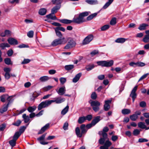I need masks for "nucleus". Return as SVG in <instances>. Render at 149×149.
I'll return each instance as SVG.
<instances>
[{"label": "nucleus", "mask_w": 149, "mask_h": 149, "mask_svg": "<svg viewBox=\"0 0 149 149\" xmlns=\"http://www.w3.org/2000/svg\"><path fill=\"white\" fill-rule=\"evenodd\" d=\"M97 97V95L95 92H93L92 93L91 95V98L92 99L95 100Z\"/></svg>", "instance_id": "64"}, {"label": "nucleus", "mask_w": 149, "mask_h": 149, "mask_svg": "<svg viewBox=\"0 0 149 149\" xmlns=\"http://www.w3.org/2000/svg\"><path fill=\"white\" fill-rule=\"evenodd\" d=\"M148 141V140L145 138H140L138 140V142L140 143L147 142Z\"/></svg>", "instance_id": "62"}, {"label": "nucleus", "mask_w": 149, "mask_h": 149, "mask_svg": "<svg viewBox=\"0 0 149 149\" xmlns=\"http://www.w3.org/2000/svg\"><path fill=\"white\" fill-rule=\"evenodd\" d=\"M55 30L56 33V35L57 36L60 38H61L62 36V35L61 33L58 31L57 29H55Z\"/></svg>", "instance_id": "51"}, {"label": "nucleus", "mask_w": 149, "mask_h": 149, "mask_svg": "<svg viewBox=\"0 0 149 149\" xmlns=\"http://www.w3.org/2000/svg\"><path fill=\"white\" fill-rule=\"evenodd\" d=\"M105 139L103 138H101L99 140V143L101 145H103L104 143Z\"/></svg>", "instance_id": "59"}, {"label": "nucleus", "mask_w": 149, "mask_h": 149, "mask_svg": "<svg viewBox=\"0 0 149 149\" xmlns=\"http://www.w3.org/2000/svg\"><path fill=\"white\" fill-rule=\"evenodd\" d=\"M113 1V0H108V1L104 4L102 8L104 9L107 8L112 3Z\"/></svg>", "instance_id": "23"}, {"label": "nucleus", "mask_w": 149, "mask_h": 149, "mask_svg": "<svg viewBox=\"0 0 149 149\" xmlns=\"http://www.w3.org/2000/svg\"><path fill=\"white\" fill-rule=\"evenodd\" d=\"M61 5H57L54 7L52 9L51 12L52 13H55L60 9Z\"/></svg>", "instance_id": "18"}, {"label": "nucleus", "mask_w": 149, "mask_h": 149, "mask_svg": "<svg viewBox=\"0 0 149 149\" xmlns=\"http://www.w3.org/2000/svg\"><path fill=\"white\" fill-rule=\"evenodd\" d=\"M7 95H4L1 96V101L2 102H4L6 99H7Z\"/></svg>", "instance_id": "46"}, {"label": "nucleus", "mask_w": 149, "mask_h": 149, "mask_svg": "<svg viewBox=\"0 0 149 149\" xmlns=\"http://www.w3.org/2000/svg\"><path fill=\"white\" fill-rule=\"evenodd\" d=\"M131 112V111L128 109H125L122 110V113L124 115H126L129 114Z\"/></svg>", "instance_id": "30"}, {"label": "nucleus", "mask_w": 149, "mask_h": 149, "mask_svg": "<svg viewBox=\"0 0 149 149\" xmlns=\"http://www.w3.org/2000/svg\"><path fill=\"white\" fill-rule=\"evenodd\" d=\"M100 116L96 117L92 121V124L93 125H95L100 120Z\"/></svg>", "instance_id": "20"}, {"label": "nucleus", "mask_w": 149, "mask_h": 149, "mask_svg": "<svg viewBox=\"0 0 149 149\" xmlns=\"http://www.w3.org/2000/svg\"><path fill=\"white\" fill-rule=\"evenodd\" d=\"M7 100L8 102V104H9L13 100V96H10L8 97V95H7Z\"/></svg>", "instance_id": "54"}, {"label": "nucleus", "mask_w": 149, "mask_h": 149, "mask_svg": "<svg viewBox=\"0 0 149 149\" xmlns=\"http://www.w3.org/2000/svg\"><path fill=\"white\" fill-rule=\"evenodd\" d=\"M26 129V127L24 126H21L19 129V132H18L20 134V135L23 133Z\"/></svg>", "instance_id": "40"}, {"label": "nucleus", "mask_w": 149, "mask_h": 149, "mask_svg": "<svg viewBox=\"0 0 149 149\" xmlns=\"http://www.w3.org/2000/svg\"><path fill=\"white\" fill-rule=\"evenodd\" d=\"M138 116L134 114L130 116V119L132 121H136L138 118Z\"/></svg>", "instance_id": "36"}, {"label": "nucleus", "mask_w": 149, "mask_h": 149, "mask_svg": "<svg viewBox=\"0 0 149 149\" xmlns=\"http://www.w3.org/2000/svg\"><path fill=\"white\" fill-rule=\"evenodd\" d=\"M74 67V66L73 65H65L64 68L66 70H70L73 69Z\"/></svg>", "instance_id": "26"}, {"label": "nucleus", "mask_w": 149, "mask_h": 149, "mask_svg": "<svg viewBox=\"0 0 149 149\" xmlns=\"http://www.w3.org/2000/svg\"><path fill=\"white\" fill-rule=\"evenodd\" d=\"M85 21L84 18L79 14L78 17L73 19V22L79 24L85 22Z\"/></svg>", "instance_id": "8"}, {"label": "nucleus", "mask_w": 149, "mask_h": 149, "mask_svg": "<svg viewBox=\"0 0 149 149\" xmlns=\"http://www.w3.org/2000/svg\"><path fill=\"white\" fill-rule=\"evenodd\" d=\"M110 108L109 104H105L104 105V109L105 111H107L109 110Z\"/></svg>", "instance_id": "56"}, {"label": "nucleus", "mask_w": 149, "mask_h": 149, "mask_svg": "<svg viewBox=\"0 0 149 149\" xmlns=\"http://www.w3.org/2000/svg\"><path fill=\"white\" fill-rule=\"evenodd\" d=\"M20 136V134L18 132H15L13 136V139L9 141V143L12 147L15 146L16 141Z\"/></svg>", "instance_id": "5"}, {"label": "nucleus", "mask_w": 149, "mask_h": 149, "mask_svg": "<svg viewBox=\"0 0 149 149\" xmlns=\"http://www.w3.org/2000/svg\"><path fill=\"white\" fill-rule=\"evenodd\" d=\"M22 118L24 119L25 123H27L29 121V117L28 116H27L26 114H24L22 115Z\"/></svg>", "instance_id": "25"}, {"label": "nucleus", "mask_w": 149, "mask_h": 149, "mask_svg": "<svg viewBox=\"0 0 149 149\" xmlns=\"http://www.w3.org/2000/svg\"><path fill=\"white\" fill-rule=\"evenodd\" d=\"M47 10L46 9L44 8H42L40 9L39 11V14L41 15H44L46 13Z\"/></svg>", "instance_id": "28"}, {"label": "nucleus", "mask_w": 149, "mask_h": 149, "mask_svg": "<svg viewBox=\"0 0 149 149\" xmlns=\"http://www.w3.org/2000/svg\"><path fill=\"white\" fill-rule=\"evenodd\" d=\"M46 134L47 133H45L37 139L38 140L40 141V143L41 144L45 145L47 144L48 143V142L42 141L44 140Z\"/></svg>", "instance_id": "9"}, {"label": "nucleus", "mask_w": 149, "mask_h": 149, "mask_svg": "<svg viewBox=\"0 0 149 149\" xmlns=\"http://www.w3.org/2000/svg\"><path fill=\"white\" fill-rule=\"evenodd\" d=\"M36 107L35 106H30L27 108L28 111L30 113L33 112L36 109Z\"/></svg>", "instance_id": "24"}, {"label": "nucleus", "mask_w": 149, "mask_h": 149, "mask_svg": "<svg viewBox=\"0 0 149 149\" xmlns=\"http://www.w3.org/2000/svg\"><path fill=\"white\" fill-rule=\"evenodd\" d=\"M137 86H135L132 90L131 93L130 95V96L132 98H136L137 95L136 92L137 90Z\"/></svg>", "instance_id": "12"}, {"label": "nucleus", "mask_w": 149, "mask_h": 149, "mask_svg": "<svg viewBox=\"0 0 149 149\" xmlns=\"http://www.w3.org/2000/svg\"><path fill=\"white\" fill-rule=\"evenodd\" d=\"M91 106L92 107L93 110L95 112L98 111L100 109L99 106L100 104L97 100L92 101L90 102Z\"/></svg>", "instance_id": "4"}, {"label": "nucleus", "mask_w": 149, "mask_h": 149, "mask_svg": "<svg viewBox=\"0 0 149 149\" xmlns=\"http://www.w3.org/2000/svg\"><path fill=\"white\" fill-rule=\"evenodd\" d=\"M67 41L64 38H62L57 39L54 40L52 42L51 45L55 46L58 45H61L65 43Z\"/></svg>", "instance_id": "2"}, {"label": "nucleus", "mask_w": 149, "mask_h": 149, "mask_svg": "<svg viewBox=\"0 0 149 149\" xmlns=\"http://www.w3.org/2000/svg\"><path fill=\"white\" fill-rule=\"evenodd\" d=\"M94 65L93 64L90 65L86 67V69L88 71L91 70L94 67Z\"/></svg>", "instance_id": "49"}, {"label": "nucleus", "mask_w": 149, "mask_h": 149, "mask_svg": "<svg viewBox=\"0 0 149 149\" xmlns=\"http://www.w3.org/2000/svg\"><path fill=\"white\" fill-rule=\"evenodd\" d=\"M99 52L97 50H94L91 52L90 53L92 57H93L96 54H98Z\"/></svg>", "instance_id": "45"}, {"label": "nucleus", "mask_w": 149, "mask_h": 149, "mask_svg": "<svg viewBox=\"0 0 149 149\" xmlns=\"http://www.w3.org/2000/svg\"><path fill=\"white\" fill-rule=\"evenodd\" d=\"M53 87L51 86H48L42 88V89L45 91H47L50 90Z\"/></svg>", "instance_id": "48"}, {"label": "nucleus", "mask_w": 149, "mask_h": 149, "mask_svg": "<svg viewBox=\"0 0 149 149\" xmlns=\"http://www.w3.org/2000/svg\"><path fill=\"white\" fill-rule=\"evenodd\" d=\"M139 106L141 107H145L146 106V103L145 101H141L139 103Z\"/></svg>", "instance_id": "57"}, {"label": "nucleus", "mask_w": 149, "mask_h": 149, "mask_svg": "<svg viewBox=\"0 0 149 149\" xmlns=\"http://www.w3.org/2000/svg\"><path fill=\"white\" fill-rule=\"evenodd\" d=\"M112 145V143L109 140L106 141L104 143V145L108 148Z\"/></svg>", "instance_id": "44"}, {"label": "nucleus", "mask_w": 149, "mask_h": 149, "mask_svg": "<svg viewBox=\"0 0 149 149\" xmlns=\"http://www.w3.org/2000/svg\"><path fill=\"white\" fill-rule=\"evenodd\" d=\"M91 13L90 12H83L80 14L82 17L84 18V17L88 16L89 14Z\"/></svg>", "instance_id": "47"}, {"label": "nucleus", "mask_w": 149, "mask_h": 149, "mask_svg": "<svg viewBox=\"0 0 149 149\" xmlns=\"http://www.w3.org/2000/svg\"><path fill=\"white\" fill-rule=\"evenodd\" d=\"M79 128L78 127H77L75 128V131L77 137L81 138L83 134H85L87 131L86 125L85 124L81 125Z\"/></svg>", "instance_id": "1"}, {"label": "nucleus", "mask_w": 149, "mask_h": 149, "mask_svg": "<svg viewBox=\"0 0 149 149\" xmlns=\"http://www.w3.org/2000/svg\"><path fill=\"white\" fill-rule=\"evenodd\" d=\"M68 124L67 122H65L64 125L63 127V128L64 130H66L68 129Z\"/></svg>", "instance_id": "63"}, {"label": "nucleus", "mask_w": 149, "mask_h": 149, "mask_svg": "<svg viewBox=\"0 0 149 149\" xmlns=\"http://www.w3.org/2000/svg\"><path fill=\"white\" fill-rule=\"evenodd\" d=\"M98 13H95L90 15L87 17V20L89 21L92 19L93 18L96 16Z\"/></svg>", "instance_id": "22"}, {"label": "nucleus", "mask_w": 149, "mask_h": 149, "mask_svg": "<svg viewBox=\"0 0 149 149\" xmlns=\"http://www.w3.org/2000/svg\"><path fill=\"white\" fill-rule=\"evenodd\" d=\"M81 76V74L80 73L77 74L73 79L72 81L74 83L77 82L79 80Z\"/></svg>", "instance_id": "15"}, {"label": "nucleus", "mask_w": 149, "mask_h": 149, "mask_svg": "<svg viewBox=\"0 0 149 149\" xmlns=\"http://www.w3.org/2000/svg\"><path fill=\"white\" fill-rule=\"evenodd\" d=\"M137 67H143L146 64L143 62L140 61L137 62Z\"/></svg>", "instance_id": "61"}, {"label": "nucleus", "mask_w": 149, "mask_h": 149, "mask_svg": "<svg viewBox=\"0 0 149 149\" xmlns=\"http://www.w3.org/2000/svg\"><path fill=\"white\" fill-rule=\"evenodd\" d=\"M52 103V100H47L45 101L42 102L38 107V110H41L43 108H45L50 105Z\"/></svg>", "instance_id": "3"}, {"label": "nucleus", "mask_w": 149, "mask_h": 149, "mask_svg": "<svg viewBox=\"0 0 149 149\" xmlns=\"http://www.w3.org/2000/svg\"><path fill=\"white\" fill-rule=\"evenodd\" d=\"M97 63L99 65H100L103 67H106V61H97Z\"/></svg>", "instance_id": "37"}, {"label": "nucleus", "mask_w": 149, "mask_h": 149, "mask_svg": "<svg viewBox=\"0 0 149 149\" xmlns=\"http://www.w3.org/2000/svg\"><path fill=\"white\" fill-rule=\"evenodd\" d=\"M113 63V60H110L109 61H106V67H110L112 65Z\"/></svg>", "instance_id": "35"}, {"label": "nucleus", "mask_w": 149, "mask_h": 149, "mask_svg": "<svg viewBox=\"0 0 149 149\" xmlns=\"http://www.w3.org/2000/svg\"><path fill=\"white\" fill-rule=\"evenodd\" d=\"M148 26V25L145 24H143L140 25L138 29L140 30H144L146 29V27Z\"/></svg>", "instance_id": "32"}, {"label": "nucleus", "mask_w": 149, "mask_h": 149, "mask_svg": "<svg viewBox=\"0 0 149 149\" xmlns=\"http://www.w3.org/2000/svg\"><path fill=\"white\" fill-rule=\"evenodd\" d=\"M40 92H39V93H37L36 92H34L32 95V96L33 98H31V100H34L39 95H40Z\"/></svg>", "instance_id": "38"}, {"label": "nucleus", "mask_w": 149, "mask_h": 149, "mask_svg": "<svg viewBox=\"0 0 149 149\" xmlns=\"http://www.w3.org/2000/svg\"><path fill=\"white\" fill-rule=\"evenodd\" d=\"M46 17L47 19H49L52 20H55L56 19V17L54 13H51L46 15Z\"/></svg>", "instance_id": "19"}, {"label": "nucleus", "mask_w": 149, "mask_h": 149, "mask_svg": "<svg viewBox=\"0 0 149 149\" xmlns=\"http://www.w3.org/2000/svg\"><path fill=\"white\" fill-rule=\"evenodd\" d=\"M10 45L7 43H2L0 44V47L3 49L6 47H9Z\"/></svg>", "instance_id": "29"}, {"label": "nucleus", "mask_w": 149, "mask_h": 149, "mask_svg": "<svg viewBox=\"0 0 149 149\" xmlns=\"http://www.w3.org/2000/svg\"><path fill=\"white\" fill-rule=\"evenodd\" d=\"M21 123V121L20 120H18L16 122L13 123V125L17 126H18Z\"/></svg>", "instance_id": "55"}, {"label": "nucleus", "mask_w": 149, "mask_h": 149, "mask_svg": "<svg viewBox=\"0 0 149 149\" xmlns=\"http://www.w3.org/2000/svg\"><path fill=\"white\" fill-rule=\"evenodd\" d=\"M137 62H130L129 63V65L132 67H137Z\"/></svg>", "instance_id": "50"}, {"label": "nucleus", "mask_w": 149, "mask_h": 149, "mask_svg": "<svg viewBox=\"0 0 149 149\" xmlns=\"http://www.w3.org/2000/svg\"><path fill=\"white\" fill-rule=\"evenodd\" d=\"M138 126L139 127L142 129H144L146 128V125L145 123L140 122L138 123Z\"/></svg>", "instance_id": "21"}, {"label": "nucleus", "mask_w": 149, "mask_h": 149, "mask_svg": "<svg viewBox=\"0 0 149 149\" xmlns=\"http://www.w3.org/2000/svg\"><path fill=\"white\" fill-rule=\"evenodd\" d=\"M86 120V118L85 117H80L78 120V122L79 124H81L84 123Z\"/></svg>", "instance_id": "34"}, {"label": "nucleus", "mask_w": 149, "mask_h": 149, "mask_svg": "<svg viewBox=\"0 0 149 149\" xmlns=\"http://www.w3.org/2000/svg\"><path fill=\"white\" fill-rule=\"evenodd\" d=\"M143 41L146 43L148 42H149V33L145 36L143 39Z\"/></svg>", "instance_id": "39"}, {"label": "nucleus", "mask_w": 149, "mask_h": 149, "mask_svg": "<svg viewBox=\"0 0 149 149\" xmlns=\"http://www.w3.org/2000/svg\"><path fill=\"white\" fill-rule=\"evenodd\" d=\"M56 91L58 94L60 95H63L65 93L66 91L65 87H61L59 88L58 91L57 90Z\"/></svg>", "instance_id": "14"}, {"label": "nucleus", "mask_w": 149, "mask_h": 149, "mask_svg": "<svg viewBox=\"0 0 149 149\" xmlns=\"http://www.w3.org/2000/svg\"><path fill=\"white\" fill-rule=\"evenodd\" d=\"M109 28V25H105L102 26L101 28V30L105 31L108 29Z\"/></svg>", "instance_id": "43"}, {"label": "nucleus", "mask_w": 149, "mask_h": 149, "mask_svg": "<svg viewBox=\"0 0 149 149\" xmlns=\"http://www.w3.org/2000/svg\"><path fill=\"white\" fill-rule=\"evenodd\" d=\"M69 107L67 105L61 111V113L63 115H65L68 111Z\"/></svg>", "instance_id": "33"}, {"label": "nucleus", "mask_w": 149, "mask_h": 149, "mask_svg": "<svg viewBox=\"0 0 149 149\" xmlns=\"http://www.w3.org/2000/svg\"><path fill=\"white\" fill-rule=\"evenodd\" d=\"M8 105L9 104H8L6 105L4 104L2 108H0V113H3L4 112L6 111L8 109Z\"/></svg>", "instance_id": "17"}, {"label": "nucleus", "mask_w": 149, "mask_h": 149, "mask_svg": "<svg viewBox=\"0 0 149 149\" xmlns=\"http://www.w3.org/2000/svg\"><path fill=\"white\" fill-rule=\"evenodd\" d=\"M33 33H34L33 31H30L27 33V36L29 38H32L33 37Z\"/></svg>", "instance_id": "58"}, {"label": "nucleus", "mask_w": 149, "mask_h": 149, "mask_svg": "<svg viewBox=\"0 0 149 149\" xmlns=\"http://www.w3.org/2000/svg\"><path fill=\"white\" fill-rule=\"evenodd\" d=\"M63 0H52V2L54 4H56L58 5H61Z\"/></svg>", "instance_id": "27"}, {"label": "nucleus", "mask_w": 149, "mask_h": 149, "mask_svg": "<svg viewBox=\"0 0 149 149\" xmlns=\"http://www.w3.org/2000/svg\"><path fill=\"white\" fill-rule=\"evenodd\" d=\"M49 123L45 125L42 127L38 133V134H42L47 130L48 129L49 127Z\"/></svg>", "instance_id": "11"}, {"label": "nucleus", "mask_w": 149, "mask_h": 149, "mask_svg": "<svg viewBox=\"0 0 149 149\" xmlns=\"http://www.w3.org/2000/svg\"><path fill=\"white\" fill-rule=\"evenodd\" d=\"M4 62L7 65H10L11 64V60L9 58H6L5 59Z\"/></svg>", "instance_id": "60"}, {"label": "nucleus", "mask_w": 149, "mask_h": 149, "mask_svg": "<svg viewBox=\"0 0 149 149\" xmlns=\"http://www.w3.org/2000/svg\"><path fill=\"white\" fill-rule=\"evenodd\" d=\"M7 41L9 44L11 45H17L18 43L17 40L12 38H9Z\"/></svg>", "instance_id": "10"}, {"label": "nucleus", "mask_w": 149, "mask_h": 149, "mask_svg": "<svg viewBox=\"0 0 149 149\" xmlns=\"http://www.w3.org/2000/svg\"><path fill=\"white\" fill-rule=\"evenodd\" d=\"M65 100V99L64 98H61V97H57L55 100H52V102H55L56 104H60Z\"/></svg>", "instance_id": "13"}, {"label": "nucleus", "mask_w": 149, "mask_h": 149, "mask_svg": "<svg viewBox=\"0 0 149 149\" xmlns=\"http://www.w3.org/2000/svg\"><path fill=\"white\" fill-rule=\"evenodd\" d=\"M116 19L115 17H113L112 19L111 20L110 24L112 25H115L116 23Z\"/></svg>", "instance_id": "42"}, {"label": "nucleus", "mask_w": 149, "mask_h": 149, "mask_svg": "<svg viewBox=\"0 0 149 149\" xmlns=\"http://www.w3.org/2000/svg\"><path fill=\"white\" fill-rule=\"evenodd\" d=\"M93 36L92 35H89L86 37L82 42V44L85 45L88 44L93 39Z\"/></svg>", "instance_id": "7"}, {"label": "nucleus", "mask_w": 149, "mask_h": 149, "mask_svg": "<svg viewBox=\"0 0 149 149\" xmlns=\"http://www.w3.org/2000/svg\"><path fill=\"white\" fill-rule=\"evenodd\" d=\"M125 41V39L123 38H120L117 39L115 41L116 42L123 43Z\"/></svg>", "instance_id": "31"}, {"label": "nucleus", "mask_w": 149, "mask_h": 149, "mask_svg": "<svg viewBox=\"0 0 149 149\" xmlns=\"http://www.w3.org/2000/svg\"><path fill=\"white\" fill-rule=\"evenodd\" d=\"M140 130L136 129L134 130L133 134L134 135L136 136L140 134Z\"/></svg>", "instance_id": "52"}, {"label": "nucleus", "mask_w": 149, "mask_h": 149, "mask_svg": "<svg viewBox=\"0 0 149 149\" xmlns=\"http://www.w3.org/2000/svg\"><path fill=\"white\" fill-rule=\"evenodd\" d=\"M49 79V77L47 76H44L41 77L40 80L42 82H44L48 80Z\"/></svg>", "instance_id": "41"}, {"label": "nucleus", "mask_w": 149, "mask_h": 149, "mask_svg": "<svg viewBox=\"0 0 149 149\" xmlns=\"http://www.w3.org/2000/svg\"><path fill=\"white\" fill-rule=\"evenodd\" d=\"M76 45V42L72 39L70 40L68 42V43L65 46L64 49H68L75 46Z\"/></svg>", "instance_id": "6"}, {"label": "nucleus", "mask_w": 149, "mask_h": 149, "mask_svg": "<svg viewBox=\"0 0 149 149\" xmlns=\"http://www.w3.org/2000/svg\"><path fill=\"white\" fill-rule=\"evenodd\" d=\"M60 81L61 84H63L66 81V79L65 77H61L59 79Z\"/></svg>", "instance_id": "53"}, {"label": "nucleus", "mask_w": 149, "mask_h": 149, "mask_svg": "<svg viewBox=\"0 0 149 149\" xmlns=\"http://www.w3.org/2000/svg\"><path fill=\"white\" fill-rule=\"evenodd\" d=\"M59 21L60 22L65 24H70L73 22V20H70L66 19H59Z\"/></svg>", "instance_id": "16"}]
</instances>
